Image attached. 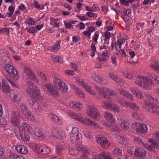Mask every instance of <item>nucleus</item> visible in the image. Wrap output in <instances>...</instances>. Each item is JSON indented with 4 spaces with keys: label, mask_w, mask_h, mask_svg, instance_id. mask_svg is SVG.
I'll return each mask as SVG.
<instances>
[{
    "label": "nucleus",
    "mask_w": 159,
    "mask_h": 159,
    "mask_svg": "<svg viewBox=\"0 0 159 159\" xmlns=\"http://www.w3.org/2000/svg\"><path fill=\"white\" fill-rule=\"evenodd\" d=\"M152 81V79H149L148 76L145 77L140 76L137 77V80L135 81V83L146 89L149 90L151 89L154 85Z\"/></svg>",
    "instance_id": "f257e3e1"
},
{
    "label": "nucleus",
    "mask_w": 159,
    "mask_h": 159,
    "mask_svg": "<svg viewBox=\"0 0 159 159\" xmlns=\"http://www.w3.org/2000/svg\"><path fill=\"white\" fill-rule=\"evenodd\" d=\"M69 114L71 117L82 124H85L88 125L93 126L95 127L96 126V124L95 122L88 118H83L81 116L77 114L75 112L71 111H69Z\"/></svg>",
    "instance_id": "f03ea898"
},
{
    "label": "nucleus",
    "mask_w": 159,
    "mask_h": 159,
    "mask_svg": "<svg viewBox=\"0 0 159 159\" xmlns=\"http://www.w3.org/2000/svg\"><path fill=\"white\" fill-rule=\"evenodd\" d=\"M134 140L135 141L138 143H140L143 144L149 151L154 152L159 147V145L157 141H155L154 139H149V142L151 143V145H149L147 144H145L140 138L137 137H135Z\"/></svg>",
    "instance_id": "7ed1b4c3"
},
{
    "label": "nucleus",
    "mask_w": 159,
    "mask_h": 159,
    "mask_svg": "<svg viewBox=\"0 0 159 159\" xmlns=\"http://www.w3.org/2000/svg\"><path fill=\"white\" fill-rule=\"evenodd\" d=\"M62 82H64L62 80V82H60L56 85V86L52 87L51 84H45L42 86L43 88L46 92L48 94L54 97H56L58 96L59 93L56 89L58 88L59 86H60Z\"/></svg>",
    "instance_id": "20e7f679"
},
{
    "label": "nucleus",
    "mask_w": 159,
    "mask_h": 159,
    "mask_svg": "<svg viewBox=\"0 0 159 159\" xmlns=\"http://www.w3.org/2000/svg\"><path fill=\"white\" fill-rule=\"evenodd\" d=\"M7 72L10 74L11 76L15 80L19 79L20 77L18 73L14 67L12 65L9 64H5L3 67Z\"/></svg>",
    "instance_id": "39448f33"
},
{
    "label": "nucleus",
    "mask_w": 159,
    "mask_h": 159,
    "mask_svg": "<svg viewBox=\"0 0 159 159\" xmlns=\"http://www.w3.org/2000/svg\"><path fill=\"white\" fill-rule=\"evenodd\" d=\"M86 114L89 117L93 119H98L100 117L98 110L95 107L91 105L88 106Z\"/></svg>",
    "instance_id": "423d86ee"
},
{
    "label": "nucleus",
    "mask_w": 159,
    "mask_h": 159,
    "mask_svg": "<svg viewBox=\"0 0 159 159\" xmlns=\"http://www.w3.org/2000/svg\"><path fill=\"white\" fill-rule=\"evenodd\" d=\"M31 98L33 100L31 99H29L28 100L29 105L32 109L39 112H42V108L36 101L37 99L36 97L33 95H31Z\"/></svg>",
    "instance_id": "0eeeda50"
},
{
    "label": "nucleus",
    "mask_w": 159,
    "mask_h": 159,
    "mask_svg": "<svg viewBox=\"0 0 159 159\" xmlns=\"http://www.w3.org/2000/svg\"><path fill=\"white\" fill-rule=\"evenodd\" d=\"M137 97L141 99H144V100L146 99L148 100V101L150 100L151 102H154L155 103H158V101L156 98L151 96L150 94L148 93L145 94L140 91Z\"/></svg>",
    "instance_id": "6e6552de"
},
{
    "label": "nucleus",
    "mask_w": 159,
    "mask_h": 159,
    "mask_svg": "<svg viewBox=\"0 0 159 159\" xmlns=\"http://www.w3.org/2000/svg\"><path fill=\"white\" fill-rule=\"evenodd\" d=\"M19 119V114L17 112L13 111L12 112L11 121L15 126L17 127L20 124L18 121Z\"/></svg>",
    "instance_id": "1a4fd4ad"
},
{
    "label": "nucleus",
    "mask_w": 159,
    "mask_h": 159,
    "mask_svg": "<svg viewBox=\"0 0 159 159\" xmlns=\"http://www.w3.org/2000/svg\"><path fill=\"white\" fill-rule=\"evenodd\" d=\"M26 83V91L30 95L32 93H34L35 89L37 88V86L33 83L30 81H27Z\"/></svg>",
    "instance_id": "9d476101"
},
{
    "label": "nucleus",
    "mask_w": 159,
    "mask_h": 159,
    "mask_svg": "<svg viewBox=\"0 0 159 159\" xmlns=\"http://www.w3.org/2000/svg\"><path fill=\"white\" fill-rule=\"evenodd\" d=\"M51 135H50V137L52 138L55 139L57 138L58 139H63L65 136V133L64 132L57 131L52 132Z\"/></svg>",
    "instance_id": "9b49d317"
},
{
    "label": "nucleus",
    "mask_w": 159,
    "mask_h": 159,
    "mask_svg": "<svg viewBox=\"0 0 159 159\" xmlns=\"http://www.w3.org/2000/svg\"><path fill=\"white\" fill-rule=\"evenodd\" d=\"M24 71L25 74H26L27 76V77L26 78V79H28L27 77L30 78L33 80H34L36 78L35 75L29 67H25L24 69Z\"/></svg>",
    "instance_id": "f8f14e48"
},
{
    "label": "nucleus",
    "mask_w": 159,
    "mask_h": 159,
    "mask_svg": "<svg viewBox=\"0 0 159 159\" xmlns=\"http://www.w3.org/2000/svg\"><path fill=\"white\" fill-rule=\"evenodd\" d=\"M97 142L102 147L104 148H107L110 145L109 141L105 138H99L97 139Z\"/></svg>",
    "instance_id": "ddd939ff"
},
{
    "label": "nucleus",
    "mask_w": 159,
    "mask_h": 159,
    "mask_svg": "<svg viewBox=\"0 0 159 159\" xmlns=\"http://www.w3.org/2000/svg\"><path fill=\"white\" fill-rule=\"evenodd\" d=\"M146 152L143 149L138 148L135 151V155L139 157V159L144 158L146 156Z\"/></svg>",
    "instance_id": "4468645a"
},
{
    "label": "nucleus",
    "mask_w": 159,
    "mask_h": 159,
    "mask_svg": "<svg viewBox=\"0 0 159 159\" xmlns=\"http://www.w3.org/2000/svg\"><path fill=\"white\" fill-rule=\"evenodd\" d=\"M95 89L96 91L100 94L104 95L105 93L112 95V93L110 92V90L106 88L105 89L102 87H98L97 86H95Z\"/></svg>",
    "instance_id": "2eb2a0df"
},
{
    "label": "nucleus",
    "mask_w": 159,
    "mask_h": 159,
    "mask_svg": "<svg viewBox=\"0 0 159 159\" xmlns=\"http://www.w3.org/2000/svg\"><path fill=\"white\" fill-rule=\"evenodd\" d=\"M80 135L70 134V139L72 143L78 145L80 143Z\"/></svg>",
    "instance_id": "dca6fc26"
},
{
    "label": "nucleus",
    "mask_w": 159,
    "mask_h": 159,
    "mask_svg": "<svg viewBox=\"0 0 159 159\" xmlns=\"http://www.w3.org/2000/svg\"><path fill=\"white\" fill-rule=\"evenodd\" d=\"M145 104L143 106V109L146 111H148L150 112L149 110H152L154 108V104H155L154 102L149 101H147V100L144 102Z\"/></svg>",
    "instance_id": "f3484780"
},
{
    "label": "nucleus",
    "mask_w": 159,
    "mask_h": 159,
    "mask_svg": "<svg viewBox=\"0 0 159 159\" xmlns=\"http://www.w3.org/2000/svg\"><path fill=\"white\" fill-rule=\"evenodd\" d=\"M2 86L0 85V86L1 87L2 90L4 93H8L10 92L11 90L10 87L8 84L6 82V80H2Z\"/></svg>",
    "instance_id": "a211bd4d"
},
{
    "label": "nucleus",
    "mask_w": 159,
    "mask_h": 159,
    "mask_svg": "<svg viewBox=\"0 0 159 159\" xmlns=\"http://www.w3.org/2000/svg\"><path fill=\"white\" fill-rule=\"evenodd\" d=\"M21 127L24 129L25 132L26 131L27 132L32 133L34 132V130L32 127L26 122L22 124Z\"/></svg>",
    "instance_id": "6ab92c4d"
},
{
    "label": "nucleus",
    "mask_w": 159,
    "mask_h": 159,
    "mask_svg": "<svg viewBox=\"0 0 159 159\" xmlns=\"http://www.w3.org/2000/svg\"><path fill=\"white\" fill-rule=\"evenodd\" d=\"M93 79L98 82H99L103 84H107L108 83V81L107 79L103 78L102 77L101 78L98 75H95Z\"/></svg>",
    "instance_id": "aec40b11"
},
{
    "label": "nucleus",
    "mask_w": 159,
    "mask_h": 159,
    "mask_svg": "<svg viewBox=\"0 0 159 159\" xmlns=\"http://www.w3.org/2000/svg\"><path fill=\"white\" fill-rule=\"evenodd\" d=\"M121 128L125 130H127L129 127V122L127 120L121 119L120 121Z\"/></svg>",
    "instance_id": "412c9836"
},
{
    "label": "nucleus",
    "mask_w": 159,
    "mask_h": 159,
    "mask_svg": "<svg viewBox=\"0 0 159 159\" xmlns=\"http://www.w3.org/2000/svg\"><path fill=\"white\" fill-rule=\"evenodd\" d=\"M15 149L17 151L20 153L25 154L28 152L27 148L23 145H18L15 147Z\"/></svg>",
    "instance_id": "4be33fe9"
},
{
    "label": "nucleus",
    "mask_w": 159,
    "mask_h": 159,
    "mask_svg": "<svg viewBox=\"0 0 159 159\" xmlns=\"http://www.w3.org/2000/svg\"><path fill=\"white\" fill-rule=\"evenodd\" d=\"M117 141L120 144L123 145H126L128 143V139L125 137L120 135L117 137Z\"/></svg>",
    "instance_id": "5701e85b"
},
{
    "label": "nucleus",
    "mask_w": 159,
    "mask_h": 159,
    "mask_svg": "<svg viewBox=\"0 0 159 159\" xmlns=\"http://www.w3.org/2000/svg\"><path fill=\"white\" fill-rule=\"evenodd\" d=\"M148 129V128L146 125L140 124L137 132L140 134H144L147 132Z\"/></svg>",
    "instance_id": "b1692460"
},
{
    "label": "nucleus",
    "mask_w": 159,
    "mask_h": 159,
    "mask_svg": "<svg viewBox=\"0 0 159 159\" xmlns=\"http://www.w3.org/2000/svg\"><path fill=\"white\" fill-rule=\"evenodd\" d=\"M69 106L70 107L73 109H77L79 110H80L83 107L82 105L80 102H70L69 104Z\"/></svg>",
    "instance_id": "393cba45"
},
{
    "label": "nucleus",
    "mask_w": 159,
    "mask_h": 159,
    "mask_svg": "<svg viewBox=\"0 0 159 159\" xmlns=\"http://www.w3.org/2000/svg\"><path fill=\"white\" fill-rule=\"evenodd\" d=\"M108 75L110 78L117 82L121 83L123 81V80L112 72H109Z\"/></svg>",
    "instance_id": "a878e982"
},
{
    "label": "nucleus",
    "mask_w": 159,
    "mask_h": 159,
    "mask_svg": "<svg viewBox=\"0 0 159 159\" xmlns=\"http://www.w3.org/2000/svg\"><path fill=\"white\" fill-rule=\"evenodd\" d=\"M150 67L154 70L159 72V62L155 60H153L151 63Z\"/></svg>",
    "instance_id": "bb28decb"
},
{
    "label": "nucleus",
    "mask_w": 159,
    "mask_h": 159,
    "mask_svg": "<svg viewBox=\"0 0 159 159\" xmlns=\"http://www.w3.org/2000/svg\"><path fill=\"white\" fill-rule=\"evenodd\" d=\"M49 116L51 117V121L55 123L60 124L61 123V120L57 116L52 113H51Z\"/></svg>",
    "instance_id": "cd10ccee"
},
{
    "label": "nucleus",
    "mask_w": 159,
    "mask_h": 159,
    "mask_svg": "<svg viewBox=\"0 0 159 159\" xmlns=\"http://www.w3.org/2000/svg\"><path fill=\"white\" fill-rule=\"evenodd\" d=\"M105 117L110 122H113L114 121V119L113 117L111 114L108 112H105L104 113Z\"/></svg>",
    "instance_id": "c85d7f7f"
},
{
    "label": "nucleus",
    "mask_w": 159,
    "mask_h": 159,
    "mask_svg": "<svg viewBox=\"0 0 159 159\" xmlns=\"http://www.w3.org/2000/svg\"><path fill=\"white\" fill-rule=\"evenodd\" d=\"M57 89L61 92L64 93L67 91L68 87L64 82H62L61 85L59 86Z\"/></svg>",
    "instance_id": "c756f323"
},
{
    "label": "nucleus",
    "mask_w": 159,
    "mask_h": 159,
    "mask_svg": "<svg viewBox=\"0 0 159 159\" xmlns=\"http://www.w3.org/2000/svg\"><path fill=\"white\" fill-rule=\"evenodd\" d=\"M148 77L149 78L152 80L154 79L155 83L159 84V76H157L153 73H149L148 74Z\"/></svg>",
    "instance_id": "7c9ffc66"
},
{
    "label": "nucleus",
    "mask_w": 159,
    "mask_h": 159,
    "mask_svg": "<svg viewBox=\"0 0 159 159\" xmlns=\"http://www.w3.org/2000/svg\"><path fill=\"white\" fill-rule=\"evenodd\" d=\"M82 86L86 91L92 95H95L96 93L93 91H91L90 87L86 83H83Z\"/></svg>",
    "instance_id": "2f4dec72"
},
{
    "label": "nucleus",
    "mask_w": 159,
    "mask_h": 159,
    "mask_svg": "<svg viewBox=\"0 0 159 159\" xmlns=\"http://www.w3.org/2000/svg\"><path fill=\"white\" fill-rule=\"evenodd\" d=\"M127 103V107H129L131 109H133L134 111H138L139 110V106L137 105L135 103L128 102Z\"/></svg>",
    "instance_id": "473e14b6"
},
{
    "label": "nucleus",
    "mask_w": 159,
    "mask_h": 159,
    "mask_svg": "<svg viewBox=\"0 0 159 159\" xmlns=\"http://www.w3.org/2000/svg\"><path fill=\"white\" fill-rule=\"evenodd\" d=\"M11 97L12 100L15 102H18L21 100L20 96L19 93H14L11 95Z\"/></svg>",
    "instance_id": "72a5a7b5"
},
{
    "label": "nucleus",
    "mask_w": 159,
    "mask_h": 159,
    "mask_svg": "<svg viewBox=\"0 0 159 159\" xmlns=\"http://www.w3.org/2000/svg\"><path fill=\"white\" fill-rule=\"evenodd\" d=\"M20 110L21 112L24 115H26V113L30 111L27 107L25 104H22L20 105Z\"/></svg>",
    "instance_id": "f704fd0d"
},
{
    "label": "nucleus",
    "mask_w": 159,
    "mask_h": 159,
    "mask_svg": "<svg viewBox=\"0 0 159 159\" xmlns=\"http://www.w3.org/2000/svg\"><path fill=\"white\" fill-rule=\"evenodd\" d=\"M27 118L30 120L31 121H34L35 120V118L34 116L32 114L30 111H29L26 113Z\"/></svg>",
    "instance_id": "c9c22d12"
},
{
    "label": "nucleus",
    "mask_w": 159,
    "mask_h": 159,
    "mask_svg": "<svg viewBox=\"0 0 159 159\" xmlns=\"http://www.w3.org/2000/svg\"><path fill=\"white\" fill-rule=\"evenodd\" d=\"M98 157V159H111L110 155H107L102 152L100 154Z\"/></svg>",
    "instance_id": "e433bc0d"
},
{
    "label": "nucleus",
    "mask_w": 159,
    "mask_h": 159,
    "mask_svg": "<svg viewBox=\"0 0 159 159\" xmlns=\"http://www.w3.org/2000/svg\"><path fill=\"white\" fill-rule=\"evenodd\" d=\"M52 61L55 62H59L61 63L63 61L61 57L60 56L53 55L52 56Z\"/></svg>",
    "instance_id": "4c0bfd02"
},
{
    "label": "nucleus",
    "mask_w": 159,
    "mask_h": 159,
    "mask_svg": "<svg viewBox=\"0 0 159 159\" xmlns=\"http://www.w3.org/2000/svg\"><path fill=\"white\" fill-rule=\"evenodd\" d=\"M71 87L72 89L76 91V93L77 94L79 95L81 97L83 96V94L82 93L81 90L79 89L78 88L74 85H72Z\"/></svg>",
    "instance_id": "58836bf2"
},
{
    "label": "nucleus",
    "mask_w": 159,
    "mask_h": 159,
    "mask_svg": "<svg viewBox=\"0 0 159 159\" xmlns=\"http://www.w3.org/2000/svg\"><path fill=\"white\" fill-rule=\"evenodd\" d=\"M110 109L112 111L118 112L120 111V108L117 106L111 104Z\"/></svg>",
    "instance_id": "ea45409f"
},
{
    "label": "nucleus",
    "mask_w": 159,
    "mask_h": 159,
    "mask_svg": "<svg viewBox=\"0 0 159 159\" xmlns=\"http://www.w3.org/2000/svg\"><path fill=\"white\" fill-rule=\"evenodd\" d=\"M25 133L24 135H21L20 137L24 141H28L30 139V136L29 134Z\"/></svg>",
    "instance_id": "a19ab883"
},
{
    "label": "nucleus",
    "mask_w": 159,
    "mask_h": 159,
    "mask_svg": "<svg viewBox=\"0 0 159 159\" xmlns=\"http://www.w3.org/2000/svg\"><path fill=\"white\" fill-rule=\"evenodd\" d=\"M35 135L38 137H40L41 138L44 139L46 137V136L44 134H43L41 132V131L38 129V131L35 132Z\"/></svg>",
    "instance_id": "79ce46f5"
},
{
    "label": "nucleus",
    "mask_w": 159,
    "mask_h": 159,
    "mask_svg": "<svg viewBox=\"0 0 159 159\" xmlns=\"http://www.w3.org/2000/svg\"><path fill=\"white\" fill-rule=\"evenodd\" d=\"M40 92L39 90L38 89V88L37 87V88L35 89L34 91V93H32L30 95V97L31 98V95H33L34 96H36V97L37 96H39L40 95Z\"/></svg>",
    "instance_id": "37998d69"
},
{
    "label": "nucleus",
    "mask_w": 159,
    "mask_h": 159,
    "mask_svg": "<svg viewBox=\"0 0 159 159\" xmlns=\"http://www.w3.org/2000/svg\"><path fill=\"white\" fill-rule=\"evenodd\" d=\"M121 150L118 148H115L113 151V153L117 156H121Z\"/></svg>",
    "instance_id": "c03bdc74"
},
{
    "label": "nucleus",
    "mask_w": 159,
    "mask_h": 159,
    "mask_svg": "<svg viewBox=\"0 0 159 159\" xmlns=\"http://www.w3.org/2000/svg\"><path fill=\"white\" fill-rule=\"evenodd\" d=\"M9 159H16L17 155L13 152L9 153Z\"/></svg>",
    "instance_id": "a18cd8bd"
},
{
    "label": "nucleus",
    "mask_w": 159,
    "mask_h": 159,
    "mask_svg": "<svg viewBox=\"0 0 159 159\" xmlns=\"http://www.w3.org/2000/svg\"><path fill=\"white\" fill-rule=\"evenodd\" d=\"M7 79L8 81L13 86H14L16 87H18V84L15 81L12 80L11 78L7 77Z\"/></svg>",
    "instance_id": "49530a36"
},
{
    "label": "nucleus",
    "mask_w": 159,
    "mask_h": 159,
    "mask_svg": "<svg viewBox=\"0 0 159 159\" xmlns=\"http://www.w3.org/2000/svg\"><path fill=\"white\" fill-rule=\"evenodd\" d=\"M111 105V104L105 101L103 102L102 104V106L104 108L107 109H110Z\"/></svg>",
    "instance_id": "de8ad7c7"
},
{
    "label": "nucleus",
    "mask_w": 159,
    "mask_h": 159,
    "mask_svg": "<svg viewBox=\"0 0 159 159\" xmlns=\"http://www.w3.org/2000/svg\"><path fill=\"white\" fill-rule=\"evenodd\" d=\"M140 123H134L132 125V127L137 132Z\"/></svg>",
    "instance_id": "09e8293b"
},
{
    "label": "nucleus",
    "mask_w": 159,
    "mask_h": 159,
    "mask_svg": "<svg viewBox=\"0 0 159 159\" xmlns=\"http://www.w3.org/2000/svg\"><path fill=\"white\" fill-rule=\"evenodd\" d=\"M70 134H76L78 135H80V133L78 132V129L77 127H74L71 131Z\"/></svg>",
    "instance_id": "8fccbe9b"
},
{
    "label": "nucleus",
    "mask_w": 159,
    "mask_h": 159,
    "mask_svg": "<svg viewBox=\"0 0 159 159\" xmlns=\"http://www.w3.org/2000/svg\"><path fill=\"white\" fill-rule=\"evenodd\" d=\"M60 42H57L54 45V47H52V50L54 51H57L59 48V44Z\"/></svg>",
    "instance_id": "3c124183"
},
{
    "label": "nucleus",
    "mask_w": 159,
    "mask_h": 159,
    "mask_svg": "<svg viewBox=\"0 0 159 159\" xmlns=\"http://www.w3.org/2000/svg\"><path fill=\"white\" fill-rule=\"evenodd\" d=\"M70 67L72 69L74 70H76L77 69V65L73 62H72L70 64Z\"/></svg>",
    "instance_id": "603ef678"
},
{
    "label": "nucleus",
    "mask_w": 159,
    "mask_h": 159,
    "mask_svg": "<svg viewBox=\"0 0 159 159\" xmlns=\"http://www.w3.org/2000/svg\"><path fill=\"white\" fill-rule=\"evenodd\" d=\"M140 91L137 89H134L132 90V93L137 97Z\"/></svg>",
    "instance_id": "864d4df0"
},
{
    "label": "nucleus",
    "mask_w": 159,
    "mask_h": 159,
    "mask_svg": "<svg viewBox=\"0 0 159 159\" xmlns=\"http://www.w3.org/2000/svg\"><path fill=\"white\" fill-rule=\"evenodd\" d=\"M27 22L29 25H34L35 24V22L31 18L28 19Z\"/></svg>",
    "instance_id": "5fc2aeb1"
},
{
    "label": "nucleus",
    "mask_w": 159,
    "mask_h": 159,
    "mask_svg": "<svg viewBox=\"0 0 159 159\" xmlns=\"http://www.w3.org/2000/svg\"><path fill=\"white\" fill-rule=\"evenodd\" d=\"M149 111L150 113H153L155 115H156L159 116V112L156 111L154 108L152 110H149Z\"/></svg>",
    "instance_id": "6e6d98bb"
},
{
    "label": "nucleus",
    "mask_w": 159,
    "mask_h": 159,
    "mask_svg": "<svg viewBox=\"0 0 159 159\" xmlns=\"http://www.w3.org/2000/svg\"><path fill=\"white\" fill-rule=\"evenodd\" d=\"M125 39H118L117 42L118 43V45H122V44L125 43Z\"/></svg>",
    "instance_id": "4d7b16f0"
},
{
    "label": "nucleus",
    "mask_w": 159,
    "mask_h": 159,
    "mask_svg": "<svg viewBox=\"0 0 159 159\" xmlns=\"http://www.w3.org/2000/svg\"><path fill=\"white\" fill-rule=\"evenodd\" d=\"M120 2L121 4L125 5H128L129 2L128 0V1L126 0H120Z\"/></svg>",
    "instance_id": "13d9d810"
},
{
    "label": "nucleus",
    "mask_w": 159,
    "mask_h": 159,
    "mask_svg": "<svg viewBox=\"0 0 159 159\" xmlns=\"http://www.w3.org/2000/svg\"><path fill=\"white\" fill-rule=\"evenodd\" d=\"M5 152L4 148L2 147H0V158L2 157Z\"/></svg>",
    "instance_id": "bf43d9fd"
},
{
    "label": "nucleus",
    "mask_w": 159,
    "mask_h": 159,
    "mask_svg": "<svg viewBox=\"0 0 159 159\" xmlns=\"http://www.w3.org/2000/svg\"><path fill=\"white\" fill-rule=\"evenodd\" d=\"M29 33H33L35 32L36 30L34 27H31L27 29Z\"/></svg>",
    "instance_id": "052dcab7"
},
{
    "label": "nucleus",
    "mask_w": 159,
    "mask_h": 159,
    "mask_svg": "<svg viewBox=\"0 0 159 159\" xmlns=\"http://www.w3.org/2000/svg\"><path fill=\"white\" fill-rule=\"evenodd\" d=\"M53 82L55 84L57 85L58 83H60V82H61L62 80L57 78H55L53 80Z\"/></svg>",
    "instance_id": "680f3d73"
},
{
    "label": "nucleus",
    "mask_w": 159,
    "mask_h": 159,
    "mask_svg": "<svg viewBox=\"0 0 159 159\" xmlns=\"http://www.w3.org/2000/svg\"><path fill=\"white\" fill-rule=\"evenodd\" d=\"M62 150L61 149V148L59 146L56 147V152L58 154H59V153H60L62 152Z\"/></svg>",
    "instance_id": "e2e57ef3"
},
{
    "label": "nucleus",
    "mask_w": 159,
    "mask_h": 159,
    "mask_svg": "<svg viewBox=\"0 0 159 159\" xmlns=\"http://www.w3.org/2000/svg\"><path fill=\"white\" fill-rule=\"evenodd\" d=\"M66 74L69 75H74L73 71L67 70L66 72Z\"/></svg>",
    "instance_id": "0e129e2a"
},
{
    "label": "nucleus",
    "mask_w": 159,
    "mask_h": 159,
    "mask_svg": "<svg viewBox=\"0 0 159 159\" xmlns=\"http://www.w3.org/2000/svg\"><path fill=\"white\" fill-rule=\"evenodd\" d=\"M65 26L66 28H72V29L73 28V26L70 23H65Z\"/></svg>",
    "instance_id": "69168bd1"
},
{
    "label": "nucleus",
    "mask_w": 159,
    "mask_h": 159,
    "mask_svg": "<svg viewBox=\"0 0 159 159\" xmlns=\"http://www.w3.org/2000/svg\"><path fill=\"white\" fill-rule=\"evenodd\" d=\"M34 5L35 7L37 9H39L40 8V5H38L37 2L36 1H34Z\"/></svg>",
    "instance_id": "338daca9"
},
{
    "label": "nucleus",
    "mask_w": 159,
    "mask_h": 159,
    "mask_svg": "<svg viewBox=\"0 0 159 159\" xmlns=\"http://www.w3.org/2000/svg\"><path fill=\"white\" fill-rule=\"evenodd\" d=\"M137 116H138V118L137 119L142 120L144 118L142 114L139 113H138Z\"/></svg>",
    "instance_id": "774afa93"
}]
</instances>
